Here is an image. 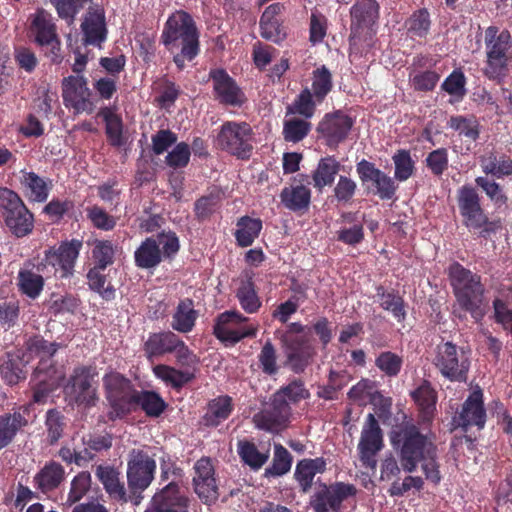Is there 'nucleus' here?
Instances as JSON below:
<instances>
[{"mask_svg": "<svg viewBox=\"0 0 512 512\" xmlns=\"http://www.w3.org/2000/svg\"><path fill=\"white\" fill-rule=\"evenodd\" d=\"M263 223L260 218H252L248 215L238 218L234 237L239 247L251 246L259 237Z\"/></svg>", "mask_w": 512, "mask_h": 512, "instance_id": "nucleus-39", "label": "nucleus"}, {"mask_svg": "<svg viewBox=\"0 0 512 512\" xmlns=\"http://www.w3.org/2000/svg\"><path fill=\"white\" fill-rule=\"evenodd\" d=\"M45 427L48 443L56 444L62 438L66 427L64 414L57 409H49L45 416Z\"/></svg>", "mask_w": 512, "mask_h": 512, "instance_id": "nucleus-58", "label": "nucleus"}, {"mask_svg": "<svg viewBox=\"0 0 512 512\" xmlns=\"http://www.w3.org/2000/svg\"><path fill=\"white\" fill-rule=\"evenodd\" d=\"M41 272H33L28 269H21L18 272V287L22 294L31 299H36L44 288V277Z\"/></svg>", "mask_w": 512, "mask_h": 512, "instance_id": "nucleus-49", "label": "nucleus"}, {"mask_svg": "<svg viewBox=\"0 0 512 512\" xmlns=\"http://www.w3.org/2000/svg\"><path fill=\"white\" fill-rule=\"evenodd\" d=\"M376 297L383 310L390 312L399 323L405 321L407 316L406 304L398 292L395 290L387 291L384 286L378 285L376 287Z\"/></svg>", "mask_w": 512, "mask_h": 512, "instance_id": "nucleus-40", "label": "nucleus"}, {"mask_svg": "<svg viewBox=\"0 0 512 512\" xmlns=\"http://www.w3.org/2000/svg\"><path fill=\"white\" fill-rule=\"evenodd\" d=\"M236 298L240 307L248 314H255L262 307V301L251 277L241 282L236 291Z\"/></svg>", "mask_w": 512, "mask_h": 512, "instance_id": "nucleus-46", "label": "nucleus"}, {"mask_svg": "<svg viewBox=\"0 0 512 512\" xmlns=\"http://www.w3.org/2000/svg\"><path fill=\"white\" fill-rule=\"evenodd\" d=\"M28 421L19 411L0 415V450L14 442L17 434L27 425Z\"/></svg>", "mask_w": 512, "mask_h": 512, "instance_id": "nucleus-35", "label": "nucleus"}, {"mask_svg": "<svg viewBox=\"0 0 512 512\" xmlns=\"http://www.w3.org/2000/svg\"><path fill=\"white\" fill-rule=\"evenodd\" d=\"M326 466L327 463L323 457L306 458L298 461L294 477L302 493H307L311 489L315 475L325 472Z\"/></svg>", "mask_w": 512, "mask_h": 512, "instance_id": "nucleus-31", "label": "nucleus"}, {"mask_svg": "<svg viewBox=\"0 0 512 512\" xmlns=\"http://www.w3.org/2000/svg\"><path fill=\"white\" fill-rule=\"evenodd\" d=\"M209 79L213 83L214 97L220 104L240 107L246 101L244 92L225 69H211Z\"/></svg>", "mask_w": 512, "mask_h": 512, "instance_id": "nucleus-21", "label": "nucleus"}, {"mask_svg": "<svg viewBox=\"0 0 512 512\" xmlns=\"http://www.w3.org/2000/svg\"><path fill=\"white\" fill-rule=\"evenodd\" d=\"M356 172L363 185L372 183V191L380 199L389 200L394 197L397 185L390 176L377 168L374 163L362 159L356 164Z\"/></svg>", "mask_w": 512, "mask_h": 512, "instance_id": "nucleus-24", "label": "nucleus"}, {"mask_svg": "<svg viewBox=\"0 0 512 512\" xmlns=\"http://www.w3.org/2000/svg\"><path fill=\"white\" fill-rule=\"evenodd\" d=\"M354 120L341 110L326 113L317 125V133L325 140L330 148H336L343 142L351 128Z\"/></svg>", "mask_w": 512, "mask_h": 512, "instance_id": "nucleus-19", "label": "nucleus"}, {"mask_svg": "<svg viewBox=\"0 0 512 512\" xmlns=\"http://www.w3.org/2000/svg\"><path fill=\"white\" fill-rule=\"evenodd\" d=\"M393 447L398 451L404 471L412 473L424 456L437 450L435 436L431 432L423 433L414 423H404L391 435Z\"/></svg>", "mask_w": 512, "mask_h": 512, "instance_id": "nucleus-3", "label": "nucleus"}, {"mask_svg": "<svg viewBox=\"0 0 512 512\" xmlns=\"http://www.w3.org/2000/svg\"><path fill=\"white\" fill-rule=\"evenodd\" d=\"M194 472L192 482L195 493L204 504H214L219 498V488L210 458L202 457L196 461Z\"/></svg>", "mask_w": 512, "mask_h": 512, "instance_id": "nucleus-22", "label": "nucleus"}, {"mask_svg": "<svg viewBox=\"0 0 512 512\" xmlns=\"http://www.w3.org/2000/svg\"><path fill=\"white\" fill-rule=\"evenodd\" d=\"M198 316L193 299H181L172 315L171 327L174 331L189 333L194 329Z\"/></svg>", "mask_w": 512, "mask_h": 512, "instance_id": "nucleus-32", "label": "nucleus"}, {"mask_svg": "<svg viewBox=\"0 0 512 512\" xmlns=\"http://www.w3.org/2000/svg\"><path fill=\"white\" fill-rule=\"evenodd\" d=\"M65 478L64 467L60 463L50 460L35 474L33 483L37 490L48 494L58 489Z\"/></svg>", "mask_w": 512, "mask_h": 512, "instance_id": "nucleus-30", "label": "nucleus"}, {"mask_svg": "<svg viewBox=\"0 0 512 512\" xmlns=\"http://www.w3.org/2000/svg\"><path fill=\"white\" fill-rule=\"evenodd\" d=\"M141 408L148 417H159L167 408L161 395L152 390H140L135 403V411Z\"/></svg>", "mask_w": 512, "mask_h": 512, "instance_id": "nucleus-47", "label": "nucleus"}, {"mask_svg": "<svg viewBox=\"0 0 512 512\" xmlns=\"http://www.w3.org/2000/svg\"><path fill=\"white\" fill-rule=\"evenodd\" d=\"M310 91L318 102H323L333 89V76L330 70L322 65L312 71Z\"/></svg>", "mask_w": 512, "mask_h": 512, "instance_id": "nucleus-48", "label": "nucleus"}, {"mask_svg": "<svg viewBox=\"0 0 512 512\" xmlns=\"http://www.w3.org/2000/svg\"><path fill=\"white\" fill-rule=\"evenodd\" d=\"M105 397L110 410L107 412L109 421L123 419L135 411V403L140 390H137L130 379L119 372H110L103 377Z\"/></svg>", "mask_w": 512, "mask_h": 512, "instance_id": "nucleus-8", "label": "nucleus"}, {"mask_svg": "<svg viewBox=\"0 0 512 512\" xmlns=\"http://www.w3.org/2000/svg\"><path fill=\"white\" fill-rule=\"evenodd\" d=\"M200 33L193 17L186 11L172 13L166 20L160 41L173 56L178 70L185 68V62L193 61L200 53Z\"/></svg>", "mask_w": 512, "mask_h": 512, "instance_id": "nucleus-1", "label": "nucleus"}, {"mask_svg": "<svg viewBox=\"0 0 512 512\" xmlns=\"http://www.w3.org/2000/svg\"><path fill=\"white\" fill-rule=\"evenodd\" d=\"M58 346L59 345L57 343L48 342L43 338L35 339L31 343V351H34L35 353L42 355L41 360L35 369V374L37 376H40L42 374L49 375L50 369L52 368L49 362L51 361V358L54 356V354L57 352Z\"/></svg>", "mask_w": 512, "mask_h": 512, "instance_id": "nucleus-50", "label": "nucleus"}, {"mask_svg": "<svg viewBox=\"0 0 512 512\" xmlns=\"http://www.w3.org/2000/svg\"><path fill=\"white\" fill-rule=\"evenodd\" d=\"M237 451L241 460L253 470L260 469L269 458L268 452H260L253 442L246 440L238 442Z\"/></svg>", "mask_w": 512, "mask_h": 512, "instance_id": "nucleus-56", "label": "nucleus"}, {"mask_svg": "<svg viewBox=\"0 0 512 512\" xmlns=\"http://www.w3.org/2000/svg\"><path fill=\"white\" fill-rule=\"evenodd\" d=\"M30 29L35 35V43L40 47H45L46 43H51L58 37L56 25L52 22L51 15L44 9H38L33 15Z\"/></svg>", "mask_w": 512, "mask_h": 512, "instance_id": "nucleus-33", "label": "nucleus"}, {"mask_svg": "<svg viewBox=\"0 0 512 512\" xmlns=\"http://www.w3.org/2000/svg\"><path fill=\"white\" fill-rule=\"evenodd\" d=\"M291 289L295 294L287 301L279 304L272 312V318L282 324H286L291 316L297 312L300 302L307 299L306 290L301 285H293Z\"/></svg>", "mask_w": 512, "mask_h": 512, "instance_id": "nucleus-45", "label": "nucleus"}, {"mask_svg": "<svg viewBox=\"0 0 512 512\" xmlns=\"http://www.w3.org/2000/svg\"><path fill=\"white\" fill-rule=\"evenodd\" d=\"M95 474L110 498L127 502L124 484L120 481V473L115 468L99 465Z\"/></svg>", "mask_w": 512, "mask_h": 512, "instance_id": "nucleus-38", "label": "nucleus"}, {"mask_svg": "<svg viewBox=\"0 0 512 512\" xmlns=\"http://www.w3.org/2000/svg\"><path fill=\"white\" fill-rule=\"evenodd\" d=\"M447 275L458 307L468 313L475 323H481L489 308L481 275L457 261L449 265Z\"/></svg>", "mask_w": 512, "mask_h": 512, "instance_id": "nucleus-2", "label": "nucleus"}, {"mask_svg": "<svg viewBox=\"0 0 512 512\" xmlns=\"http://www.w3.org/2000/svg\"><path fill=\"white\" fill-rule=\"evenodd\" d=\"M356 494L352 484L336 482L331 485L320 484L312 496L310 505L315 512H340L345 499Z\"/></svg>", "mask_w": 512, "mask_h": 512, "instance_id": "nucleus-18", "label": "nucleus"}, {"mask_svg": "<svg viewBox=\"0 0 512 512\" xmlns=\"http://www.w3.org/2000/svg\"><path fill=\"white\" fill-rule=\"evenodd\" d=\"M318 102L308 87L301 90V92L294 99L292 105L289 107L288 112L299 114L304 119H310L314 116L316 106L321 104Z\"/></svg>", "mask_w": 512, "mask_h": 512, "instance_id": "nucleus-55", "label": "nucleus"}, {"mask_svg": "<svg viewBox=\"0 0 512 512\" xmlns=\"http://www.w3.org/2000/svg\"><path fill=\"white\" fill-rule=\"evenodd\" d=\"M21 184L25 189L26 196L35 202H45L52 187L50 180H45L35 172L22 171Z\"/></svg>", "mask_w": 512, "mask_h": 512, "instance_id": "nucleus-41", "label": "nucleus"}, {"mask_svg": "<svg viewBox=\"0 0 512 512\" xmlns=\"http://www.w3.org/2000/svg\"><path fill=\"white\" fill-rule=\"evenodd\" d=\"M24 368V361L20 357L8 355L7 359L0 364L1 378L9 386L16 385L26 379Z\"/></svg>", "mask_w": 512, "mask_h": 512, "instance_id": "nucleus-51", "label": "nucleus"}, {"mask_svg": "<svg viewBox=\"0 0 512 512\" xmlns=\"http://www.w3.org/2000/svg\"><path fill=\"white\" fill-rule=\"evenodd\" d=\"M349 44L357 45L372 38L380 18V5L376 0H356L350 7Z\"/></svg>", "mask_w": 512, "mask_h": 512, "instance_id": "nucleus-11", "label": "nucleus"}, {"mask_svg": "<svg viewBox=\"0 0 512 512\" xmlns=\"http://www.w3.org/2000/svg\"><path fill=\"white\" fill-rule=\"evenodd\" d=\"M274 395L276 397H283L289 404H297L302 400L310 398V392L305 387L304 381L300 378L293 379L287 385L282 386Z\"/></svg>", "mask_w": 512, "mask_h": 512, "instance_id": "nucleus-61", "label": "nucleus"}, {"mask_svg": "<svg viewBox=\"0 0 512 512\" xmlns=\"http://www.w3.org/2000/svg\"><path fill=\"white\" fill-rule=\"evenodd\" d=\"M189 506V497L172 481L153 495L146 512H189Z\"/></svg>", "mask_w": 512, "mask_h": 512, "instance_id": "nucleus-23", "label": "nucleus"}, {"mask_svg": "<svg viewBox=\"0 0 512 512\" xmlns=\"http://www.w3.org/2000/svg\"><path fill=\"white\" fill-rule=\"evenodd\" d=\"M292 456L281 444L274 445V455L271 466L265 469V476L279 477L288 473L292 466Z\"/></svg>", "mask_w": 512, "mask_h": 512, "instance_id": "nucleus-59", "label": "nucleus"}, {"mask_svg": "<svg viewBox=\"0 0 512 512\" xmlns=\"http://www.w3.org/2000/svg\"><path fill=\"white\" fill-rule=\"evenodd\" d=\"M179 250L177 234L172 230H162L141 242L134 252V262L140 269H154L163 260L172 261Z\"/></svg>", "mask_w": 512, "mask_h": 512, "instance_id": "nucleus-7", "label": "nucleus"}, {"mask_svg": "<svg viewBox=\"0 0 512 512\" xmlns=\"http://www.w3.org/2000/svg\"><path fill=\"white\" fill-rule=\"evenodd\" d=\"M233 409V400L228 395H221L210 400L207 412L203 416L204 424L210 427H217L230 417Z\"/></svg>", "mask_w": 512, "mask_h": 512, "instance_id": "nucleus-36", "label": "nucleus"}, {"mask_svg": "<svg viewBox=\"0 0 512 512\" xmlns=\"http://www.w3.org/2000/svg\"><path fill=\"white\" fill-rule=\"evenodd\" d=\"M82 246L81 240L72 239L61 242L59 246L49 247L44 251V257L37 265V271L59 279L71 277Z\"/></svg>", "mask_w": 512, "mask_h": 512, "instance_id": "nucleus-9", "label": "nucleus"}, {"mask_svg": "<svg viewBox=\"0 0 512 512\" xmlns=\"http://www.w3.org/2000/svg\"><path fill=\"white\" fill-rule=\"evenodd\" d=\"M411 397L418 406V420L421 424H430L435 416L437 392L428 380L411 392Z\"/></svg>", "mask_w": 512, "mask_h": 512, "instance_id": "nucleus-27", "label": "nucleus"}, {"mask_svg": "<svg viewBox=\"0 0 512 512\" xmlns=\"http://www.w3.org/2000/svg\"><path fill=\"white\" fill-rule=\"evenodd\" d=\"M433 364L451 382H466L470 360L456 344L447 341L437 345Z\"/></svg>", "mask_w": 512, "mask_h": 512, "instance_id": "nucleus-12", "label": "nucleus"}, {"mask_svg": "<svg viewBox=\"0 0 512 512\" xmlns=\"http://www.w3.org/2000/svg\"><path fill=\"white\" fill-rule=\"evenodd\" d=\"M154 375L174 390L180 391L185 385L195 379V373L188 370H180L175 367L158 364L153 367Z\"/></svg>", "mask_w": 512, "mask_h": 512, "instance_id": "nucleus-42", "label": "nucleus"}, {"mask_svg": "<svg viewBox=\"0 0 512 512\" xmlns=\"http://www.w3.org/2000/svg\"><path fill=\"white\" fill-rule=\"evenodd\" d=\"M375 366L388 377H396L403 366V358L391 351L381 352L375 359Z\"/></svg>", "mask_w": 512, "mask_h": 512, "instance_id": "nucleus-62", "label": "nucleus"}, {"mask_svg": "<svg viewBox=\"0 0 512 512\" xmlns=\"http://www.w3.org/2000/svg\"><path fill=\"white\" fill-rule=\"evenodd\" d=\"M309 184V176L306 174H299L294 177L293 183L284 187L280 193L283 206L293 212H305L311 203Z\"/></svg>", "mask_w": 512, "mask_h": 512, "instance_id": "nucleus-25", "label": "nucleus"}, {"mask_svg": "<svg viewBox=\"0 0 512 512\" xmlns=\"http://www.w3.org/2000/svg\"><path fill=\"white\" fill-rule=\"evenodd\" d=\"M480 165L486 175H491L497 179L512 175V159L503 153L488 152L481 157Z\"/></svg>", "mask_w": 512, "mask_h": 512, "instance_id": "nucleus-37", "label": "nucleus"}, {"mask_svg": "<svg viewBox=\"0 0 512 512\" xmlns=\"http://www.w3.org/2000/svg\"><path fill=\"white\" fill-rule=\"evenodd\" d=\"M115 251L112 241L95 239L92 248L93 267L106 269L111 266L115 260Z\"/></svg>", "mask_w": 512, "mask_h": 512, "instance_id": "nucleus-57", "label": "nucleus"}, {"mask_svg": "<svg viewBox=\"0 0 512 512\" xmlns=\"http://www.w3.org/2000/svg\"><path fill=\"white\" fill-rule=\"evenodd\" d=\"M383 446L382 429L374 414L369 413L366 417L357 446L362 466L375 469L377 466L376 455Z\"/></svg>", "mask_w": 512, "mask_h": 512, "instance_id": "nucleus-17", "label": "nucleus"}, {"mask_svg": "<svg viewBox=\"0 0 512 512\" xmlns=\"http://www.w3.org/2000/svg\"><path fill=\"white\" fill-rule=\"evenodd\" d=\"M103 268L92 267L87 273L89 288L98 293L102 299L111 301L115 298V288L107 283V277L103 274Z\"/></svg>", "mask_w": 512, "mask_h": 512, "instance_id": "nucleus-53", "label": "nucleus"}, {"mask_svg": "<svg viewBox=\"0 0 512 512\" xmlns=\"http://www.w3.org/2000/svg\"><path fill=\"white\" fill-rule=\"evenodd\" d=\"M86 215L87 219L96 229L111 231L116 227L117 219L98 205L88 207L86 209Z\"/></svg>", "mask_w": 512, "mask_h": 512, "instance_id": "nucleus-63", "label": "nucleus"}, {"mask_svg": "<svg viewBox=\"0 0 512 512\" xmlns=\"http://www.w3.org/2000/svg\"><path fill=\"white\" fill-rule=\"evenodd\" d=\"M306 329L307 326L301 322H291L274 333L285 354L286 365L295 374L303 373L317 355L316 347L305 334Z\"/></svg>", "mask_w": 512, "mask_h": 512, "instance_id": "nucleus-5", "label": "nucleus"}, {"mask_svg": "<svg viewBox=\"0 0 512 512\" xmlns=\"http://www.w3.org/2000/svg\"><path fill=\"white\" fill-rule=\"evenodd\" d=\"M98 116L105 122V134L109 144L113 147L124 145L123 121L120 115L116 114L111 107H102Z\"/></svg>", "mask_w": 512, "mask_h": 512, "instance_id": "nucleus-43", "label": "nucleus"}, {"mask_svg": "<svg viewBox=\"0 0 512 512\" xmlns=\"http://www.w3.org/2000/svg\"><path fill=\"white\" fill-rule=\"evenodd\" d=\"M217 148L241 160H248L253 152L254 132L247 122H224L215 139Z\"/></svg>", "mask_w": 512, "mask_h": 512, "instance_id": "nucleus-10", "label": "nucleus"}, {"mask_svg": "<svg viewBox=\"0 0 512 512\" xmlns=\"http://www.w3.org/2000/svg\"><path fill=\"white\" fill-rule=\"evenodd\" d=\"M493 319L504 331L512 334V309L507 300L495 297L492 301Z\"/></svg>", "mask_w": 512, "mask_h": 512, "instance_id": "nucleus-64", "label": "nucleus"}, {"mask_svg": "<svg viewBox=\"0 0 512 512\" xmlns=\"http://www.w3.org/2000/svg\"><path fill=\"white\" fill-rule=\"evenodd\" d=\"M311 129V122L295 117L284 121L282 135L286 142L298 143L309 135Z\"/></svg>", "mask_w": 512, "mask_h": 512, "instance_id": "nucleus-54", "label": "nucleus"}, {"mask_svg": "<svg viewBox=\"0 0 512 512\" xmlns=\"http://www.w3.org/2000/svg\"><path fill=\"white\" fill-rule=\"evenodd\" d=\"M62 99L66 108L74 114L86 112L91 114L95 105L91 100L92 91L88 87V79L84 75H69L61 81Z\"/></svg>", "mask_w": 512, "mask_h": 512, "instance_id": "nucleus-14", "label": "nucleus"}, {"mask_svg": "<svg viewBox=\"0 0 512 512\" xmlns=\"http://www.w3.org/2000/svg\"><path fill=\"white\" fill-rule=\"evenodd\" d=\"M156 461L145 451L132 449L127 462V482L133 493L143 492L154 479Z\"/></svg>", "mask_w": 512, "mask_h": 512, "instance_id": "nucleus-15", "label": "nucleus"}, {"mask_svg": "<svg viewBox=\"0 0 512 512\" xmlns=\"http://www.w3.org/2000/svg\"><path fill=\"white\" fill-rule=\"evenodd\" d=\"M83 40L86 45L100 46L107 38L104 10L89 7L81 23Z\"/></svg>", "mask_w": 512, "mask_h": 512, "instance_id": "nucleus-26", "label": "nucleus"}, {"mask_svg": "<svg viewBox=\"0 0 512 512\" xmlns=\"http://www.w3.org/2000/svg\"><path fill=\"white\" fill-rule=\"evenodd\" d=\"M257 331V325L237 326L230 319L225 324L221 323L220 314L216 317L213 325L214 336L226 345H235L244 338H254Z\"/></svg>", "mask_w": 512, "mask_h": 512, "instance_id": "nucleus-28", "label": "nucleus"}, {"mask_svg": "<svg viewBox=\"0 0 512 512\" xmlns=\"http://www.w3.org/2000/svg\"><path fill=\"white\" fill-rule=\"evenodd\" d=\"M98 370L95 364L80 365L73 369L66 389L78 405L93 407L98 397Z\"/></svg>", "mask_w": 512, "mask_h": 512, "instance_id": "nucleus-13", "label": "nucleus"}, {"mask_svg": "<svg viewBox=\"0 0 512 512\" xmlns=\"http://www.w3.org/2000/svg\"><path fill=\"white\" fill-rule=\"evenodd\" d=\"M484 395L480 388L474 389L452 417L453 429L461 428L467 432L469 428L476 427L482 430L486 423V410L484 407Z\"/></svg>", "mask_w": 512, "mask_h": 512, "instance_id": "nucleus-16", "label": "nucleus"}, {"mask_svg": "<svg viewBox=\"0 0 512 512\" xmlns=\"http://www.w3.org/2000/svg\"><path fill=\"white\" fill-rule=\"evenodd\" d=\"M484 44L486 59L483 75L500 85L512 67V35L507 29L491 25L485 29Z\"/></svg>", "mask_w": 512, "mask_h": 512, "instance_id": "nucleus-4", "label": "nucleus"}, {"mask_svg": "<svg viewBox=\"0 0 512 512\" xmlns=\"http://www.w3.org/2000/svg\"><path fill=\"white\" fill-rule=\"evenodd\" d=\"M9 231L17 238L29 235L34 228V216L28 208L2 216Z\"/></svg>", "mask_w": 512, "mask_h": 512, "instance_id": "nucleus-44", "label": "nucleus"}, {"mask_svg": "<svg viewBox=\"0 0 512 512\" xmlns=\"http://www.w3.org/2000/svg\"><path fill=\"white\" fill-rule=\"evenodd\" d=\"M448 127L459 132L462 135L472 141H476L480 135V124L478 119L474 115L463 116L455 115L451 116L447 123Z\"/></svg>", "mask_w": 512, "mask_h": 512, "instance_id": "nucleus-52", "label": "nucleus"}, {"mask_svg": "<svg viewBox=\"0 0 512 512\" xmlns=\"http://www.w3.org/2000/svg\"><path fill=\"white\" fill-rule=\"evenodd\" d=\"M395 166L394 178L400 182L408 180L415 172V161L412 159L410 151L399 149L392 156Z\"/></svg>", "mask_w": 512, "mask_h": 512, "instance_id": "nucleus-60", "label": "nucleus"}, {"mask_svg": "<svg viewBox=\"0 0 512 512\" xmlns=\"http://www.w3.org/2000/svg\"><path fill=\"white\" fill-rule=\"evenodd\" d=\"M291 413L290 404L283 397L274 395L270 407L255 414L253 420L257 428L278 433L288 426Z\"/></svg>", "mask_w": 512, "mask_h": 512, "instance_id": "nucleus-20", "label": "nucleus"}, {"mask_svg": "<svg viewBox=\"0 0 512 512\" xmlns=\"http://www.w3.org/2000/svg\"><path fill=\"white\" fill-rule=\"evenodd\" d=\"M341 166V163L333 155L322 157L311 175L313 186L319 191L326 186H331L340 172Z\"/></svg>", "mask_w": 512, "mask_h": 512, "instance_id": "nucleus-34", "label": "nucleus"}, {"mask_svg": "<svg viewBox=\"0 0 512 512\" xmlns=\"http://www.w3.org/2000/svg\"><path fill=\"white\" fill-rule=\"evenodd\" d=\"M457 205L463 225L488 239L501 228L500 220H490L481 204V197L475 187L469 184L461 186L457 191Z\"/></svg>", "mask_w": 512, "mask_h": 512, "instance_id": "nucleus-6", "label": "nucleus"}, {"mask_svg": "<svg viewBox=\"0 0 512 512\" xmlns=\"http://www.w3.org/2000/svg\"><path fill=\"white\" fill-rule=\"evenodd\" d=\"M179 336L172 331L150 333L143 343V352L149 361L158 359L166 354H172Z\"/></svg>", "mask_w": 512, "mask_h": 512, "instance_id": "nucleus-29", "label": "nucleus"}]
</instances>
